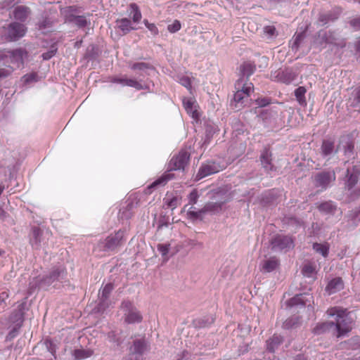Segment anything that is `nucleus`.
Wrapping results in <instances>:
<instances>
[{
  "label": "nucleus",
  "instance_id": "obj_50",
  "mask_svg": "<svg viewBox=\"0 0 360 360\" xmlns=\"http://www.w3.org/2000/svg\"><path fill=\"white\" fill-rule=\"evenodd\" d=\"M199 198L198 192L196 189L192 190L188 196V203L193 205L197 203Z\"/></svg>",
  "mask_w": 360,
  "mask_h": 360
},
{
  "label": "nucleus",
  "instance_id": "obj_2",
  "mask_svg": "<svg viewBox=\"0 0 360 360\" xmlns=\"http://www.w3.org/2000/svg\"><path fill=\"white\" fill-rule=\"evenodd\" d=\"M190 159V153L184 150H181L176 155H174L169 161L168 170L162 174L158 179L150 184L147 189L150 190L158 186L165 185L167 181L174 178L172 171L184 169ZM150 192V191H149Z\"/></svg>",
  "mask_w": 360,
  "mask_h": 360
},
{
  "label": "nucleus",
  "instance_id": "obj_58",
  "mask_svg": "<svg viewBox=\"0 0 360 360\" xmlns=\"http://www.w3.org/2000/svg\"><path fill=\"white\" fill-rule=\"evenodd\" d=\"M354 145L352 143H348L345 148V155L347 156H351L353 155Z\"/></svg>",
  "mask_w": 360,
  "mask_h": 360
},
{
  "label": "nucleus",
  "instance_id": "obj_37",
  "mask_svg": "<svg viewBox=\"0 0 360 360\" xmlns=\"http://www.w3.org/2000/svg\"><path fill=\"white\" fill-rule=\"evenodd\" d=\"M129 11V15L131 16L132 22L134 23H139L142 18V14L138 5L135 3L130 4Z\"/></svg>",
  "mask_w": 360,
  "mask_h": 360
},
{
  "label": "nucleus",
  "instance_id": "obj_28",
  "mask_svg": "<svg viewBox=\"0 0 360 360\" xmlns=\"http://www.w3.org/2000/svg\"><path fill=\"white\" fill-rule=\"evenodd\" d=\"M134 207V202L129 199L126 202V205L122 206L119 211L118 217L121 220H128L132 216V210Z\"/></svg>",
  "mask_w": 360,
  "mask_h": 360
},
{
  "label": "nucleus",
  "instance_id": "obj_57",
  "mask_svg": "<svg viewBox=\"0 0 360 360\" xmlns=\"http://www.w3.org/2000/svg\"><path fill=\"white\" fill-rule=\"evenodd\" d=\"M349 25L352 27L355 30H360V16L353 18L349 21Z\"/></svg>",
  "mask_w": 360,
  "mask_h": 360
},
{
  "label": "nucleus",
  "instance_id": "obj_38",
  "mask_svg": "<svg viewBox=\"0 0 360 360\" xmlns=\"http://www.w3.org/2000/svg\"><path fill=\"white\" fill-rule=\"evenodd\" d=\"M94 351L91 349H76L73 352V356L75 359L82 360L91 357Z\"/></svg>",
  "mask_w": 360,
  "mask_h": 360
},
{
  "label": "nucleus",
  "instance_id": "obj_4",
  "mask_svg": "<svg viewBox=\"0 0 360 360\" xmlns=\"http://www.w3.org/2000/svg\"><path fill=\"white\" fill-rule=\"evenodd\" d=\"M328 312L330 316L336 317L333 330L337 332L338 338L345 336L351 331L352 321L345 309L334 307Z\"/></svg>",
  "mask_w": 360,
  "mask_h": 360
},
{
  "label": "nucleus",
  "instance_id": "obj_63",
  "mask_svg": "<svg viewBox=\"0 0 360 360\" xmlns=\"http://www.w3.org/2000/svg\"><path fill=\"white\" fill-rule=\"evenodd\" d=\"M49 25V20L47 19H43L42 20L39 21L38 23V28L39 30H44Z\"/></svg>",
  "mask_w": 360,
  "mask_h": 360
},
{
  "label": "nucleus",
  "instance_id": "obj_48",
  "mask_svg": "<svg viewBox=\"0 0 360 360\" xmlns=\"http://www.w3.org/2000/svg\"><path fill=\"white\" fill-rule=\"evenodd\" d=\"M158 252L162 255V257H167L170 248V245L168 243L158 244L157 246Z\"/></svg>",
  "mask_w": 360,
  "mask_h": 360
},
{
  "label": "nucleus",
  "instance_id": "obj_7",
  "mask_svg": "<svg viewBox=\"0 0 360 360\" xmlns=\"http://www.w3.org/2000/svg\"><path fill=\"white\" fill-rule=\"evenodd\" d=\"M313 179L314 186L319 191H324L334 184L336 180V174L333 169H325L316 173Z\"/></svg>",
  "mask_w": 360,
  "mask_h": 360
},
{
  "label": "nucleus",
  "instance_id": "obj_39",
  "mask_svg": "<svg viewBox=\"0 0 360 360\" xmlns=\"http://www.w3.org/2000/svg\"><path fill=\"white\" fill-rule=\"evenodd\" d=\"M183 105L186 112L191 114L192 117H198V113L196 110H194V101L191 98H184L183 100Z\"/></svg>",
  "mask_w": 360,
  "mask_h": 360
},
{
  "label": "nucleus",
  "instance_id": "obj_27",
  "mask_svg": "<svg viewBox=\"0 0 360 360\" xmlns=\"http://www.w3.org/2000/svg\"><path fill=\"white\" fill-rule=\"evenodd\" d=\"M279 265V260L276 257H270L261 264V271L265 273L274 271Z\"/></svg>",
  "mask_w": 360,
  "mask_h": 360
},
{
  "label": "nucleus",
  "instance_id": "obj_8",
  "mask_svg": "<svg viewBox=\"0 0 360 360\" xmlns=\"http://www.w3.org/2000/svg\"><path fill=\"white\" fill-rule=\"evenodd\" d=\"M150 349V344L145 338L136 339L129 347V354L124 360H141L142 356Z\"/></svg>",
  "mask_w": 360,
  "mask_h": 360
},
{
  "label": "nucleus",
  "instance_id": "obj_11",
  "mask_svg": "<svg viewBox=\"0 0 360 360\" xmlns=\"http://www.w3.org/2000/svg\"><path fill=\"white\" fill-rule=\"evenodd\" d=\"M272 250L288 252L294 248V240L291 236L277 235L271 241Z\"/></svg>",
  "mask_w": 360,
  "mask_h": 360
},
{
  "label": "nucleus",
  "instance_id": "obj_54",
  "mask_svg": "<svg viewBox=\"0 0 360 360\" xmlns=\"http://www.w3.org/2000/svg\"><path fill=\"white\" fill-rule=\"evenodd\" d=\"M179 83L185 86L188 90H191V82L189 77H182L179 79Z\"/></svg>",
  "mask_w": 360,
  "mask_h": 360
},
{
  "label": "nucleus",
  "instance_id": "obj_52",
  "mask_svg": "<svg viewBox=\"0 0 360 360\" xmlns=\"http://www.w3.org/2000/svg\"><path fill=\"white\" fill-rule=\"evenodd\" d=\"M165 204L168 208L174 210L177 207L178 199L176 197L167 198L165 199Z\"/></svg>",
  "mask_w": 360,
  "mask_h": 360
},
{
  "label": "nucleus",
  "instance_id": "obj_21",
  "mask_svg": "<svg viewBox=\"0 0 360 360\" xmlns=\"http://www.w3.org/2000/svg\"><path fill=\"white\" fill-rule=\"evenodd\" d=\"M235 89L243 91L245 94H248V96H250V94L254 91V85L249 80L245 79L243 77H239L235 83Z\"/></svg>",
  "mask_w": 360,
  "mask_h": 360
},
{
  "label": "nucleus",
  "instance_id": "obj_53",
  "mask_svg": "<svg viewBox=\"0 0 360 360\" xmlns=\"http://www.w3.org/2000/svg\"><path fill=\"white\" fill-rule=\"evenodd\" d=\"M6 68H0V79L8 77L13 71V68L10 65H6Z\"/></svg>",
  "mask_w": 360,
  "mask_h": 360
},
{
  "label": "nucleus",
  "instance_id": "obj_64",
  "mask_svg": "<svg viewBox=\"0 0 360 360\" xmlns=\"http://www.w3.org/2000/svg\"><path fill=\"white\" fill-rule=\"evenodd\" d=\"M276 29L274 27L268 26L265 27V32L269 36H273L275 33Z\"/></svg>",
  "mask_w": 360,
  "mask_h": 360
},
{
  "label": "nucleus",
  "instance_id": "obj_55",
  "mask_svg": "<svg viewBox=\"0 0 360 360\" xmlns=\"http://www.w3.org/2000/svg\"><path fill=\"white\" fill-rule=\"evenodd\" d=\"M110 82L115 84H120L122 86H127V78L114 77Z\"/></svg>",
  "mask_w": 360,
  "mask_h": 360
},
{
  "label": "nucleus",
  "instance_id": "obj_36",
  "mask_svg": "<svg viewBox=\"0 0 360 360\" xmlns=\"http://www.w3.org/2000/svg\"><path fill=\"white\" fill-rule=\"evenodd\" d=\"M214 321L212 315H207L202 318L195 319L193 321V325L196 328H207L210 326Z\"/></svg>",
  "mask_w": 360,
  "mask_h": 360
},
{
  "label": "nucleus",
  "instance_id": "obj_10",
  "mask_svg": "<svg viewBox=\"0 0 360 360\" xmlns=\"http://www.w3.org/2000/svg\"><path fill=\"white\" fill-rule=\"evenodd\" d=\"M121 308L124 312V320L128 324L139 323L142 321L140 311L134 307L130 300H124Z\"/></svg>",
  "mask_w": 360,
  "mask_h": 360
},
{
  "label": "nucleus",
  "instance_id": "obj_45",
  "mask_svg": "<svg viewBox=\"0 0 360 360\" xmlns=\"http://www.w3.org/2000/svg\"><path fill=\"white\" fill-rule=\"evenodd\" d=\"M300 323L299 316H292L287 319L283 323V328L285 329H291L295 327Z\"/></svg>",
  "mask_w": 360,
  "mask_h": 360
},
{
  "label": "nucleus",
  "instance_id": "obj_16",
  "mask_svg": "<svg viewBox=\"0 0 360 360\" xmlns=\"http://www.w3.org/2000/svg\"><path fill=\"white\" fill-rule=\"evenodd\" d=\"M113 290V285L112 283H107L101 290L99 297V303L97 306L98 311L103 313L105 310L109 307L108 298Z\"/></svg>",
  "mask_w": 360,
  "mask_h": 360
},
{
  "label": "nucleus",
  "instance_id": "obj_35",
  "mask_svg": "<svg viewBox=\"0 0 360 360\" xmlns=\"http://www.w3.org/2000/svg\"><path fill=\"white\" fill-rule=\"evenodd\" d=\"M282 342L283 338L281 335H274L266 341V349L269 352H274Z\"/></svg>",
  "mask_w": 360,
  "mask_h": 360
},
{
  "label": "nucleus",
  "instance_id": "obj_33",
  "mask_svg": "<svg viewBox=\"0 0 360 360\" xmlns=\"http://www.w3.org/2000/svg\"><path fill=\"white\" fill-rule=\"evenodd\" d=\"M32 235L30 243L33 248L39 249L41 247V229L37 226L33 227L32 229Z\"/></svg>",
  "mask_w": 360,
  "mask_h": 360
},
{
  "label": "nucleus",
  "instance_id": "obj_26",
  "mask_svg": "<svg viewBox=\"0 0 360 360\" xmlns=\"http://www.w3.org/2000/svg\"><path fill=\"white\" fill-rule=\"evenodd\" d=\"M339 13L336 11H328L326 13H320L318 19V25L323 26L330 22H333L338 18Z\"/></svg>",
  "mask_w": 360,
  "mask_h": 360
},
{
  "label": "nucleus",
  "instance_id": "obj_24",
  "mask_svg": "<svg viewBox=\"0 0 360 360\" xmlns=\"http://www.w3.org/2000/svg\"><path fill=\"white\" fill-rule=\"evenodd\" d=\"M319 211L326 215H334L337 211V205L331 200L320 203L317 207Z\"/></svg>",
  "mask_w": 360,
  "mask_h": 360
},
{
  "label": "nucleus",
  "instance_id": "obj_47",
  "mask_svg": "<svg viewBox=\"0 0 360 360\" xmlns=\"http://www.w3.org/2000/svg\"><path fill=\"white\" fill-rule=\"evenodd\" d=\"M131 69L133 70L145 71L148 69L152 68V67L146 63H135L131 65Z\"/></svg>",
  "mask_w": 360,
  "mask_h": 360
},
{
  "label": "nucleus",
  "instance_id": "obj_15",
  "mask_svg": "<svg viewBox=\"0 0 360 360\" xmlns=\"http://www.w3.org/2000/svg\"><path fill=\"white\" fill-rule=\"evenodd\" d=\"M313 302V297L309 294H300L296 295L286 302L288 307H293L301 306L302 307L311 306V302Z\"/></svg>",
  "mask_w": 360,
  "mask_h": 360
},
{
  "label": "nucleus",
  "instance_id": "obj_23",
  "mask_svg": "<svg viewBox=\"0 0 360 360\" xmlns=\"http://www.w3.org/2000/svg\"><path fill=\"white\" fill-rule=\"evenodd\" d=\"M126 336H124L122 332L110 330L107 334V340L114 346L121 347L125 340Z\"/></svg>",
  "mask_w": 360,
  "mask_h": 360
},
{
  "label": "nucleus",
  "instance_id": "obj_5",
  "mask_svg": "<svg viewBox=\"0 0 360 360\" xmlns=\"http://www.w3.org/2000/svg\"><path fill=\"white\" fill-rule=\"evenodd\" d=\"M28 53L23 48H17L13 50H4L0 51V65H7L11 63L17 68L24 67L25 59Z\"/></svg>",
  "mask_w": 360,
  "mask_h": 360
},
{
  "label": "nucleus",
  "instance_id": "obj_41",
  "mask_svg": "<svg viewBox=\"0 0 360 360\" xmlns=\"http://www.w3.org/2000/svg\"><path fill=\"white\" fill-rule=\"evenodd\" d=\"M313 250L321 255L323 257H326L329 253V246L326 243H314L312 245Z\"/></svg>",
  "mask_w": 360,
  "mask_h": 360
},
{
  "label": "nucleus",
  "instance_id": "obj_61",
  "mask_svg": "<svg viewBox=\"0 0 360 360\" xmlns=\"http://www.w3.org/2000/svg\"><path fill=\"white\" fill-rule=\"evenodd\" d=\"M290 223L291 224H295L296 227H300L302 226L303 222L302 220L297 219L295 217H291L289 219Z\"/></svg>",
  "mask_w": 360,
  "mask_h": 360
},
{
  "label": "nucleus",
  "instance_id": "obj_60",
  "mask_svg": "<svg viewBox=\"0 0 360 360\" xmlns=\"http://www.w3.org/2000/svg\"><path fill=\"white\" fill-rule=\"evenodd\" d=\"M319 38L321 39V40L326 43L328 42V34L324 30H321L318 33Z\"/></svg>",
  "mask_w": 360,
  "mask_h": 360
},
{
  "label": "nucleus",
  "instance_id": "obj_29",
  "mask_svg": "<svg viewBox=\"0 0 360 360\" xmlns=\"http://www.w3.org/2000/svg\"><path fill=\"white\" fill-rule=\"evenodd\" d=\"M30 13V10L25 6H17L13 11V17L15 20L24 22Z\"/></svg>",
  "mask_w": 360,
  "mask_h": 360
},
{
  "label": "nucleus",
  "instance_id": "obj_12",
  "mask_svg": "<svg viewBox=\"0 0 360 360\" xmlns=\"http://www.w3.org/2000/svg\"><path fill=\"white\" fill-rule=\"evenodd\" d=\"M215 195V198H217V200L215 202H208L203 207L206 214L219 212L221 210L223 205L228 201V198L225 193L219 191L217 192Z\"/></svg>",
  "mask_w": 360,
  "mask_h": 360
},
{
  "label": "nucleus",
  "instance_id": "obj_34",
  "mask_svg": "<svg viewBox=\"0 0 360 360\" xmlns=\"http://www.w3.org/2000/svg\"><path fill=\"white\" fill-rule=\"evenodd\" d=\"M335 323L333 321H328L321 323H319L313 329L314 335H321L330 330H334Z\"/></svg>",
  "mask_w": 360,
  "mask_h": 360
},
{
  "label": "nucleus",
  "instance_id": "obj_51",
  "mask_svg": "<svg viewBox=\"0 0 360 360\" xmlns=\"http://www.w3.org/2000/svg\"><path fill=\"white\" fill-rule=\"evenodd\" d=\"M57 52V48L55 46H52L50 49L42 53V58L45 60H48L53 57Z\"/></svg>",
  "mask_w": 360,
  "mask_h": 360
},
{
  "label": "nucleus",
  "instance_id": "obj_20",
  "mask_svg": "<svg viewBox=\"0 0 360 360\" xmlns=\"http://www.w3.org/2000/svg\"><path fill=\"white\" fill-rule=\"evenodd\" d=\"M66 21L70 23H73L78 28H84L87 25H90V20L87 19L84 15H77L73 13H68L66 15Z\"/></svg>",
  "mask_w": 360,
  "mask_h": 360
},
{
  "label": "nucleus",
  "instance_id": "obj_62",
  "mask_svg": "<svg viewBox=\"0 0 360 360\" xmlns=\"http://www.w3.org/2000/svg\"><path fill=\"white\" fill-rule=\"evenodd\" d=\"M45 344L46 345V347L48 349V350L53 354L54 355L55 353H56V349L54 348L53 345V343L51 340H46V342H45Z\"/></svg>",
  "mask_w": 360,
  "mask_h": 360
},
{
  "label": "nucleus",
  "instance_id": "obj_43",
  "mask_svg": "<svg viewBox=\"0 0 360 360\" xmlns=\"http://www.w3.org/2000/svg\"><path fill=\"white\" fill-rule=\"evenodd\" d=\"M205 211L204 210V207L195 210V207L193 206H191L187 212V215L190 219H196L201 218L202 215L205 214Z\"/></svg>",
  "mask_w": 360,
  "mask_h": 360
},
{
  "label": "nucleus",
  "instance_id": "obj_14",
  "mask_svg": "<svg viewBox=\"0 0 360 360\" xmlns=\"http://www.w3.org/2000/svg\"><path fill=\"white\" fill-rule=\"evenodd\" d=\"M297 74L292 68H285L276 71L271 77L274 80L284 83L290 84L297 78Z\"/></svg>",
  "mask_w": 360,
  "mask_h": 360
},
{
  "label": "nucleus",
  "instance_id": "obj_56",
  "mask_svg": "<svg viewBox=\"0 0 360 360\" xmlns=\"http://www.w3.org/2000/svg\"><path fill=\"white\" fill-rule=\"evenodd\" d=\"M255 102L256 104L260 108L266 107L271 103L270 99L267 98H257L256 99Z\"/></svg>",
  "mask_w": 360,
  "mask_h": 360
},
{
  "label": "nucleus",
  "instance_id": "obj_17",
  "mask_svg": "<svg viewBox=\"0 0 360 360\" xmlns=\"http://www.w3.org/2000/svg\"><path fill=\"white\" fill-rule=\"evenodd\" d=\"M260 162L262 167L267 173L275 172L276 168L272 164V153L269 148H264L260 154Z\"/></svg>",
  "mask_w": 360,
  "mask_h": 360
},
{
  "label": "nucleus",
  "instance_id": "obj_42",
  "mask_svg": "<svg viewBox=\"0 0 360 360\" xmlns=\"http://www.w3.org/2000/svg\"><path fill=\"white\" fill-rule=\"evenodd\" d=\"M302 274L304 277L312 278L316 274L315 266L311 263L304 264L302 269Z\"/></svg>",
  "mask_w": 360,
  "mask_h": 360
},
{
  "label": "nucleus",
  "instance_id": "obj_1",
  "mask_svg": "<svg viewBox=\"0 0 360 360\" xmlns=\"http://www.w3.org/2000/svg\"><path fill=\"white\" fill-rule=\"evenodd\" d=\"M66 276L67 271L63 266H54L47 274L33 278L30 281L29 290L32 293L37 289L49 290L51 286L54 288H60Z\"/></svg>",
  "mask_w": 360,
  "mask_h": 360
},
{
  "label": "nucleus",
  "instance_id": "obj_40",
  "mask_svg": "<svg viewBox=\"0 0 360 360\" xmlns=\"http://www.w3.org/2000/svg\"><path fill=\"white\" fill-rule=\"evenodd\" d=\"M307 90L304 86H299L295 90V96L300 105L305 106L307 101L305 99V94Z\"/></svg>",
  "mask_w": 360,
  "mask_h": 360
},
{
  "label": "nucleus",
  "instance_id": "obj_49",
  "mask_svg": "<svg viewBox=\"0 0 360 360\" xmlns=\"http://www.w3.org/2000/svg\"><path fill=\"white\" fill-rule=\"evenodd\" d=\"M181 22L179 20H175L172 24L168 25L167 30L170 33H176L181 29Z\"/></svg>",
  "mask_w": 360,
  "mask_h": 360
},
{
  "label": "nucleus",
  "instance_id": "obj_31",
  "mask_svg": "<svg viewBox=\"0 0 360 360\" xmlns=\"http://www.w3.org/2000/svg\"><path fill=\"white\" fill-rule=\"evenodd\" d=\"M343 288V281L341 278L337 277L332 279L327 285L326 290L331 295Z\"/></svg>",
  "mask_w": 360,
  "mask_h": 360
},
{
  "label": "nucleus",
  "instance_id": "obj_3",
  "mask_svg": "<svg viewBox=\"0 0 360 360\" xmlns=\"http://www.w3.org/2000/svg\"><path fill=\"white\" fill-rule=\"evenodd\" d=\"M360 162L347 168L344 177L345 189L350 200H356L360 197Z\"/></svg>",
  "mask_w": 360,
  "mask_h": 360
},
{
  "label": "nucleus",
  "instance_id": "obj_22",
  "mask_svg": "<svg viewBox=\"0 0 360 360\" xmlns=\"http://www.w3.org/2000/svg\"><path fill=\"white\" fill-rule=\"evenodd\" d=\"M42 77L37 72H31L24 75L20 80L22 87L27 88L34 83L39 82Z\"/></svg>",
  "mask_w": 360,
  "mask_h": 360
},
{
  "label": "nucleus",
  "instance_id": "obj_6",
  "mask_svg": "<svg viewBox=\"0 0 360 360\" xmlns=\"http://www.w3.org/2000/svg\"><path fill=\"white\" fill-rule=\"evenodd\" d=\"M125 231L120 229L115 234H110L103 240H100L95 250L103 252H109L115 250L125 241Z\"/></svg>",
  "mask_w": 360,
  "mask_h": 360
},
{
  "label": "nucleus",
  "instance_id": "obj_9",
  "mask_svg": "<svg viewBox=\"0 0 360 360\" xmlns=\"http://www.w3.org/2000/svg\"><path fill=\"white\" fill-rule=\"evenodd\" d=\"M4 38L8 41H16L23 37L27 32V27L18 22H11L5 28Z\"/></svg>",
  "mask_w": 360,
  "mask_h": 360
},
{
  "label": "nucleus",
  "instance_id": "obj_18",
  "mask_svg": "<svg viewBox=\"0 0 360 360\" xmlns=\"http://www.w3.org/2000/svg\"><path fill=\"white\" fill-rule=\"evenodd\" d=\"M320 150L321 155L323 158L330 160L333 155L338 153V149L335 148L334 141L324 139L322 141Z\"/></svg>",
  "mask_w": 360,
  "mask_h": 360
},
{
  "label": "nucleus",
  "instance_id": "obj_44",
  "mask_svg": "<svg viewBox=\"0 0 360 360\" xmlns=\"http://www.w3.org/2000/svg\"><path fill=\"white\" fill-rule=\"evenodd\" d=\"M305 37V33L304 32L296 33L294 37V40L291 45V49L292 51H297L301 41L304 39Z\"/></svg>",
  "mask_w": 360,
  "mask_h": 360
},
{
  "label": "nucleus",
  "instance_id": "obj_13",
  "mask_svg": "<svg viewBox=\"0 0 360 360\" xmlns=\"http://www.w3.org/2000/svg\"><path fill=\"white\" fill-rule=\"evenodd\" d=\"M221 170H222V167L219 163L208 161L201 165L196 174L195 179L200 180L211 174H216Z\"/></svg>",
  "mask_w": 360,
  "mask_h": 360
},
{
  "label": "nucleus",
  "instance_id": "obj_19",
  "mask_svg": "<svg viewBox=\"0 0 360 360\" xmlns=\"http://www.w3.org/2000/svg\"><path fill=\"white\" fill-rule=\"evenodd\" d=\"M115 27L117 28L122 35H125L137 28L133 25L132 22L127 18H118L115 20Z\"/></svg>",
  "mask_w": 360,
  "mask_h": 360
},
{
  "label": "nucleus",
  "instance_id": "obj_30",
  "mask_svg": "<svg viewBox=\"0 0 360 360\" xmlns=\"http://www.w3.org/2000/svg\"><path fill=\"white\" fill-rule=\"evenodd\" d=\"M24 304H20L18 307V309L15 310L11 315V321L16 323L18 328H20L23 322L24 318Z\"/></svg>",
  "mask_w": 360,
  "mask_h": 360
},
{
  "label": "nucleus",
  "instance_id": "obj_59",
  "mask_svg": "<svg viewBox=\"0 0 360 360\" xmlns=\"http://www.w3.org/2000/svg\"><path fill=\"white\" fill-rule=\"evenodd\" d=\"M147 28L151 32V34L154 36L158 35L159 33L158 29L154 23H151L150 25H148Z\"/></svg>",
  "mask_w": 360,
  "mask_h": 360
},
{
  "label": "nucleus",
  "instance_id": "obj_32",
  "mask_svg": "<svg viewBox=\"0 0 360 360\" xmlns=\"http://www.w3.org/2000/svg\"><path fill=\"white\" fill-rule=\"evenodd\" d=\"M250 96L248 94H245L244 91H237L233 95V102L235 103L236 108H241L245 105V103L248 101Z\"/></svg>",
  "mask_w": 360,
  "mask_h": 360
},
{
  "label": "nucleus",
  "instance_id": "obj_46",
  "mask_svg": "<svg viewBox=\"0 0 360 360\" xmlns=\"http://www.w3.org/2000/svg\"><path fill=\"white\" fill-rule=\"evenodd\" d=\"M127 86H130L136 89V90L146 89H148V86L146 84H142L141 82H138L134 79H127Z\"/></svg>",
  "mask_w": 360,
  "mask_h": 360
},
{
  "label": "nucleus",
  "instance_id": "obj_25",
  "mask_svg": "<svg viewBox=\"0 0 360 360\" xmlns=\"http://www.w3.org/2000/svg\"><path fill=\"white\" fill-rule=\"evenodd\" d=\"M256 70V66L254 63L247 61L244 62L240 66L239 77H243L245 79L249 80V77Z\"/></svg>",
  "mask_w": 360,
  "mask_h": 360
}]
</instances>
